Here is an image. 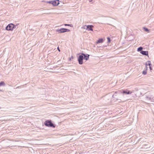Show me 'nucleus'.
Listing matches in <instances>:
<instances>
[{
    "label": "nucleus",
    "instance_id": "nucleus-15",
    "mask_svg": "<svg viewBox=\"0 0 154 154\" xmlns=\"http://www.w3.org/2000/svg\"><path fill=\"white\" fill-rule=\"evenodd\" d=\"M5 85V84L3 81H2L0 82V86Z\"/></svg>",
    "mask_w": 154,
    "mask_h": 154
},
{
    "label": "nucleus",
    "instance_id": "nucleus-2",
    "mask_svg": "<svg viewBox=\"0 0 154 154\" xmlns=\"http://www.w3.org/2000/svg\"><path fill=\"white\" fill-rule=\"evenodd\" d=\"M17 27V25H14L13 23H10L6 27L5 29L7 30L12 31L14 29L16 28V27ZM18 28V27H17Z\"/></svg>",
    "mask_w": 154,
    "mask_h": 154
},
{
    "label": "nucleus",
    "instance_id": "nucleus-21",
    "mask_svg": "<svg viewBox=\"0 0 154 154\" xmlns=\"http://www.w3.org/2000/svg\"><path fill=\"white\" fill-rule=\"evenodd\" d=\"M149 69H150V71L152 70V66H149Z\"/></svg>",
    "mask_w": 154,
    "mask_h": 154
},
{
    "label": "nucleus",
    "instance_id": "nucleus-5",
    "mask_svg": "<svg viewBox=\"0 0 154 154\" xmlns=\"http://www.w3.org/2000/svg\"><path fill=\"white\" fill-rule=\"evenodd\" d=\"M84 59L83 56L82 54V53L80 55L78 58V60L79 64L81 65L83 63V59Z\"/></svg>",
    "mask_w": 154,
    "mask_h": 154
},
{
    "label": "nucleus",
    "instance_id": "nucleus-20",
    "mask_svg": "<svg viewBox=\"0 0 154 154\" xmlns=\"http://www.w3.org/2000/svg\"><path fill=\"white\" fill-rule=\"evenodd\" d=\"M65 26H72V25L71 24H65L64 25Z\"/></svg>",
    "mask_w": 154,
    "mask_h": 154
},
{
    "label": "nucleus",
    "instance_id": "nucleus-3",
    "mask_svg": "<svg viewBox=\"0 0 154 154\" xmlns=\"http://www.w3.org/2000/svg\"><path fill=\"white\" fill-rule=\"evenodd\" d=\"M44 125L49 127H55V125L51 122V120L46 121L44 122Z\"/></svg>",
    "mask_w": 154,
    "mask_h": 154
},
{
    "label": "nucleus",
    "instance_id": "nucleus-16",
    "mask_svg": "<svg viewBox=\"0 0 154 154\" xmlns=\"http://www.w3.org/2000/svg\"><path fill=\"white\" fill-rule=\"evenodd\" d=\"M143 29L146 32H149V30L147 28H146V27H144L143 28Z\"/></svg>",
    "mask_w": 154,
    "mask_h": 154
},
{
    "label": "nucleus",
    "instance_id": "nucleus-4",
    "mask_svg": "<svg viewBox=\"0 0 154 154\" xmlns=\"http://www.w3.org/2000/svg\"><path fill=\"white\" fill-rule=\"evenodd\" d=\"M56 31L57 32H58V33H61L69 32L70 30L68 29L62 28L60 29H56Z\"/></svg>",
    "mask_w": 154,
    "mask_h": 154
},
{
    "label": "nucleus",
    "instance_id": "nucleus-17",
    "mask_svg": "<svg viewBox=\"0 0 154 154\" xmlns=\"http://www.w3.org/2000/svg\"><path fill=\"white\" fill-rule=\"evenodd\" d=\"M107 39L108 40V43H109L111 42V39L109 37H108L107 38Z\"/></svg>",
    "mask_w": 154,
    "mask_h": 154
},
{
    "label": "nucleus",
    "instance_id": "nucleus-19",
    "mask_svg": "<svg viewBox=\"0 0 154 154\" xmlns=\"http://www.w3.org/2000/svg\"><path fill=\"white\" fill-rule=\"evenodd\" d=\"M146 73H147V72L145 70V71H143V72H142V73L143 74V75H146Z\"/></svg>",
    "mask_w": 154,
    "mask_h": 154
},
{
    "label": "nucleus",
    "instance_id": "nucleus-14",
    "mask_svg": "<svg viewBox=\"0 0 154 154\" xmlns=\"http://www.w3.org/2000/svg\"><path fill=\"white\" fill-rule=\"evenodd\" d=\"M143 49V48L142 47H139L137 48V51H140V52L141 51H142V50Z\"/></svg>",
    "mask_w": 154,
    "mask_h": 154
},
{
    "label": "nucleus",
    "instance_id": "nucleus-24",
    "mask_svg": "<svg viewBox=\"0 0 154 154\" xmlns=\"http://www.w3.org/2000/svg\"><path fill=\"white\" fill-rule=\"evenodd\" d=\"M72 57H73L72 56Z\"/></svg>",
    "mask_w": 154,
    "mask_h": 154
},
{
    "label": "nucleus",
    "instance_id": "nucleus-7",
    "mask_svg": "<svg viewBox=\"0 0 154 154\" xmlns=\"http://www.w3.org/2000/svg\"><path fill=\"white\" fill-rule=\"evenodd\" d=\"M87 28L86 29V30L88 31H93L92 28L94 27L92 25H88L86 26Z\"/></svg>",
    "mask_w": 154,
    "mask_h": 154
},
{
    "label": "nucleus",
    "instance_id": "nucleus-9",
    "mask_svg": "<svg viewBox=\"0 0 154 154\" xmlns=\"http://www.w3.org/2000/svg\"><path fill=\"white\" fill-rule=\"evenodd\" d=\"M122 94H131L132 93V92L131 91L128 90H123L122 91Z\"/></svg>",
    "mask_w": 154,
    "mask_h": 154
},
{
    "label": "nucleus",
    "instance_id": "nucleus-11",
    "mask_svg": "<svg viewBox=\"0 0 154 154\" xmlns=\"http://www.w3.org/2000/svg\"><path fill=\"white\" fill-rule=\"evenodd\" d=\"M140 53L143 55H145L146 56L148 55V51H141Z\"/></svg>",
    "mask_w": 154,
    "mask_h": 154
},
{
    "label": "nucleus",
    "instance_id": "nucleus-12",
    "mask_svg": "<svg viewBox=\"0 0 154 154\" xmlns=\"http://www.w3.org/2000/svg\"><path fill=\"white\" fill-rule=\"evenodd\" d=\"M146 70L147 69V65H148L149 66H152V64H151V62H150V61H148L146 63Z\"/></svg>",
    "mask_w": 154,
    "mask_h": 154
},
{
    "label": "nucleus",
    "instance_id": "nucleus-22",
    "mask_svg": "<svg viewBox=\"0 0 154 154\" xmlns=\"http://www.w3.org/2000/svg\"><path fill=\"white\" fill-rule=\"evenodd\" d=\"M57 49H58V51H60V49H59V47H57Z\"/></svg>",
    "mask_w": 154,
    "mask_h": 154
},
{
    "label": "nucleus",
    "instance_id": "nucleus-10",
    "mask_svg": "<svg viewBox=\"0 0 154 154\" xmlns=\"http://www.w3.org/2000/svg\"><path fill=\"white\" fill-rule=\"evenodd\" d=\"M59 0H56L53 1V6H56L58 5L59 4Z\"/></svg>",
    "mask_w": 154,
    "mask_h": 154
},
{
    "label": "nucleus",
    "instance_id": "nucleus-6",
    "mask_svg": "<svg viewBox=\"0 0 154 154\" xmlns=\"http://www.w3.org/2000/svg\"><path fill=\"white\" fill-rule=\"evenodd\" d=\"M111 97L109 96H106L103 97V99L105 100L106 102L109 103L110 102V99Z\"/></svg>",
    "mask_w": 154,
    "mask_h": 154
},
{
    "label": "nucleus",
    "instance_id": "nucleus-25",
    "mask_svg": "<svg viewBox=\"0 0 154 154\" xmlns=\"http://www.w3.org/2000/svg\"><path fill=\"white\" fill-rule=\"evenodd\" d=\"M1 108V107H0V109Z\"/></svg>",
    "mask_w": 154,
    "mask_h": 154
},
{
    "label": "nucleus",
    "instance_id": "nucleus-13",
    "mask_svg": "<svg viewBox=\"0 0 154 154\" xmlns=\"http://www.w3.org/2000/svg\"><path fill=\"white\" fill-rule=\"evenodd\" d=\"M103 39L102 38H100L99 39L97 42L96 43L98 44L100 43H102L103 42Z\"/></svg>",
    "mask_w": 154,
    "mask_h": 154
},
{
    "label": "nucleus",
    "instance_id": "nucleus-8",
    "mask_svg": "<svg viewBox=\"0 0 154 154\" xmlns=\"http://www.w3.org/2000/svg\"><path fill=\"white\" fill-rule=\"evenodd\" d=\"M82 54L83 56L84 59L86 60H88L89 58L90 55L88 54H85L83 53H82Z\"/></svg>",
    "mask_w": 154,
    "mask_h": 154
},
{
    "label": "nucleus",
    "instance_id": "nucleus-18",
    "mask_svg": "<svg viewBox=\"0 0 154 154\" xmlns=\"http://www.w3.org/2000/svg\"><path fill=\"white\" fill-rule=\"evenodd\" d=\"M53 1H49L48 2H47L48 3H49L50 4H52V5H53Z\"/></svg>",
    "mask_w": 154,
    "mask_h": 154
},
{
    "label": "nucleus",
    "instance_id": "nucleus-1",
    "mask_svg": "<svg viewBox=\"0 0 154 154\" xmlns=\"http://www.w3.org/2000/svg\"><path fill=\"white\" fill-rule=\"evenodd\" d=\"M123 95L122 91H118L112 95V97L113 98V99L115 100H120V101L119 102H120L122 100L121 99L122 98L121 97Z\"/></svg>",
    "mask_w": 154,
    "mask_h": 154
},
{
    "label": "nucleus",
    "instance_id": "nucleus-23",
    "mask_svg": "<svg viewBox=\"0 0 154 154\" xmlns=\"http://www.w3.org/2000/svg\"><path fill=\"white\" fill-rule=\"evenodd\" d=\"M0 91H3L2 90H1L0 89Z\"/></svg>",
    "mask_w": 154,
    "mask_h": 154
}]
</instances>
